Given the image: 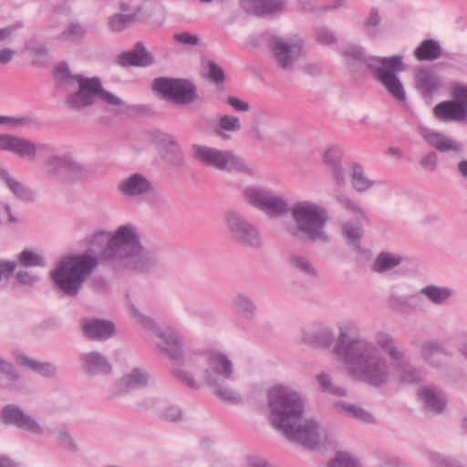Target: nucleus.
Masks as SVG:
<instances>
[{"mask_svg": "<svg viewBox=\"0 0 467 467\" xmlns=\"http://www.w3.org/2000/svg\"><path fill=\"white\" fill-rule=\"evenodd\" d=\"M272 425L290 441L309 450H322L330 442L327 431L313 420L304 419V401L288 386L275 385L267 393Z\"/></svg>", "mask_w": 467, "mask_h": 467, "instance_id": "nucleus-1", "label": "nucleus"}, {"mask_svg": "<svg viewBox=\"0 0 467 467\" xmlns=\"http://www.w3.org/2000/svg\"><path fill=\"white\" fill-rule=\"evenodd\" d=\"M97 247H103L99 258L112 262L137 272H148L157 265L154 253L144 250L134 227L121 225L109 237L106 232L96 233L90 240V251L99 253Z\"/></svg>", "mask_w": 467, "mask_h": 467, "instance_id": "nucleus-2", "label": "nucleus"}, {"mask_svg": "<svg viewBox=\"0 0 467 467\" xmlns=\"http://www.w3.org/2000/svg\"><path fill=\"white\" fill-rule=\"evenodd\" d=\"M335 352L358 379L379 387L389 379V366L376 346L363 338L350 339L341 330L335 346Z\"/></svg>", "mask_w": 467, "mask_h": 467, "instance_id": "nucleus-3", "label": "nucleus"}, {"mask_svg": "<svg viewBox=\"0 0 467 467\" xmlns=\"http://www.w3.org/2000/svg\"><path fill=\"white\" fill-rule=\"evenodd\" d=\"M348 67L352 71L365 66L374 78L397 101L404 103L406 93L398 73L403 70L401 56L386 57H367L364 50L358 46H349L343 51Z\"/></svg>", "mask_w": 467, "mask_h": 467, "instance_id": "nucleus-4", "label": "nucleus"}, {"mask_svg": "<svg viewBox=\"0 0 467 467\" xmlns=\"http://www.w3.org/2000/svg\"><path fill=\"white\" fill-rule=\"evenodd\" d=\"M98 265V258L89 254L66 257L50 272L55 287L64 296L75 297Z\"/></svg>", "mask_w": 467, "mask_h": 467, "instance_id": "nucleus-5", "label": "nucleus"}, {"mask_svg": "<svg viewBox=\"0 0 467 467\" xmlns=\"http://www.w3.org/2000/svg\"><path fill=\"white\" fill-rule=\"evenodd\" d=\"M291 215L296 226L288 228L294 237H301L309 242L328 243L326 225L329 219L327 211L316 202H298L291 208Z\"/></svg>", "mask_w": 467, "mask_h": 467, "instance_id": "nucleus-6", "label": "nucleus"}, {"mask_svg": "<svg viewBox=\"0 0 467 467\" xmlns=\"http://www.w3.org/2000/svg\"><path fill=\"white\" fill-rule=\"evenodd\" d=\"M78 80L79 88L67 98L66 103L69 108L81 109L89 107L97 98L112 106L123 104L119 98L103 88L99 78H81Z\"/></svg>", "mask_w": 467, "mask_h": 467, "instance_id": "nucleus-7", "label": "nucleus"}, {"mask_svg": "<svg viewBox=\"0 0 467 467\" xmlns=\"http://www.w3.org/2000/svg\"><path fill=\"white\" fill-rule=\"evenodd\" d=\"M165 19L163 5L156 0H145L130 14H114L109 19V29L113 32L123 31L130 24L152 21L161 26Z\"/></svg>", "mask_w": 467, "mask_h": 467, "instance_id": "nucleus-8", "label": "nucleus"}, {"mask_svg": "<svg viewBox=\"0 0 467 467\" xmlns=\"http://www.w3.org/2000/svg\"><path fill=\"white\" fill-rule=\"evenodd\" d=\"M153 86L175 104L189 105L198 99L196 86L188 79L159 78L154 80Z\"/></svg>", "mask_w": 467, "mask_h": 467, "instance_id": "nucleus-9", "label": "nucleus"}, {"mask_svg": "<svg viewBox=\"0 0 467 467\" xmlns=\"http://www.w3.org/2000/svg\"><path fill=\"white\" fill-rule=\"evenodd\" d=\"M200 358H204L208 367L204 370L205 379L208 385L216 384L220 378L223 379H234V366L228 357L218 350H208ZM198 358L189 357L186 363L193 367Z\"/></svg>", "mask_w": 467, "mask_h": 467, "instance_id": "nucleus-10", "label": "nucleus"}, {"mask_svg": "<svg viewBox=\"0 0 467 467\" xmlns=\"http://www.w3.org/2000/svg\"><path fill=\"white\" fill-rule=\"evenodd\" d=\"M244 196L250 204L270 216H281L289 211L288 203L283 197L261 188L246 187Z\"/></svg>", "mask_w": 467, "mask_h": 467, "instance_id": "nucleus-11", "label": "nucleus"}, {"mask_svg": "<svg viewBox=\"0 0 467 467\" xmlns=\"http://www.w3.org/2000/svg\"><path fill=\"white\" fill-rule=\"evenodd\" d=\"M0 150L10 151L20 158L33 161L37 151L40 154H50L54 152L55 149L48 143L36 144L26 138L9 134H0Z\"/></svg>", "mask_w": 467, "mask_h": 467, "instance_id": "nucleus-12", "label": "nucleus"}, {"mask_svg": "<svg viewBox=\"0 0 467 467\" xmlns=\"http://www.w3.org/2000/svg\"><path fill=\"white\" fill-rule=\"evenodd\" d=\"M269 47L275 62L283 69H290L303 52L304 43L299 38L285 41L277 36H272L268 40Z\"/></svg>", "mask_w": 467, "mask_h": 467, "instance_id": "nucleus-13", "label": "nucleus"}, {"mask_svg": "<svg viewBox=\"0 0 467 467\" xmlns=\"http://www.w3.org/2000/svg\"><path fill=\"white\" fill-rule=\"evenodd\" d=\"M228 228L236 242L244 246L258 248L262 239L256 227L246 221L241 214L229 212L225 215Z\"/></svg>", "mask_w": 467, "mask_h": 467, "instance_id": "nucleus-14", "label": "nucleus"}, {"mask_svg": "<svg viewBox=\"0 0 467 467\" xmlns=\"http://www.w3.org/2000/svg\"><path fill=\"white\" fill-rule=\"evenodd\" d=\"M0 418L3 423L14 425L24 431L42 434L43 428L29 415H26L19 407L9 404L5 406L0 412Z\"/></svg>", "mask_w": 467, "mask_h": 467, "instance_id": "nucleus-15", "label": "nucleus"}, {"mask_svg": "<svg viewBox=\"0 0 467 467\" xmlns=\"http://www.w3.org/2000/svg\"><path fill=\"white\" fill-rule=\"evenodd\" d=\"M227 153L228 150H220L215 148L193 144L192 156L202 164L213 167L219 171L227 169Z\"/></svg>", "mask_w": 467, "mask_h": 467, "instance_id": "nucleus-16", "label": "nucleus"}, {"mask_svg": "<svg viewBox=\"0 0 467 467\" xmlns=\"http://www.w3.org/2000/svg\"><path fill=\"white\" fill-rule=\"evenodd\" d=\"M83 335L89 340L103 341L115 333L113 322L99 318H84L81 320Z\"/></svg>", "mask_w": 467, "mask_h": 467, "instance_id": "nucleus-17", "label": "nucleus"}, {"mask_svg": "<svg viewBox=\"0 0 467 467\" xmlns=\"http://www.w3.org/2000/svg\"><path fill=\"white\" fill-rule=\"evenodd\" d=\"M240 5L247 14L265 16L283 13L286 0H240Z\"/></svg>", "mask_w": 467, "mask_h": 467, "instance_id": "nucleus-18", "label": "nucleus"}, {"mask_svg": "<svg viewBox=\"0 0 467 467\" xmlns=\"http://www.w3.org/2000/svg\"><path fill=\"white\" fill-rule=\"evenodd\" d=\"M415 88L424 99H431L441 88V80L431 68L420 67L415 74Z\"/></svg>", "mask_w": 467, "mask_h": 467, "instance_id": "nucleus-19", "label": "nucleus"}, {"mask_svg": "<svg viewBox=\"0 0 467 467\" xmlns=\"http://www.w3.org/2000/svg\"><path fill=\"white\" fill-rule=\"evenodd\" d=\"M153 61L152 55L147 51L141 42L136 43L132 49L123 52L118 57V63L122 67H147Z\"/></svg>", "mask_w": 467, "mask_h": 467, "instance_id": "nucleus-20", "label": "nucleus"}, {"mask_svg": "<svg viewBox=\"0 0 467 467\" xmlns=\"http://www.w3.org/2000/svg\"><path fill=\"white\" fill-rule=\"evenodd\" d=\"M159 337L161 339L159 344L160 349L175 362H182L183 358L182 342L178 333L171 328H167L159 335Z\"/></svg>", "mask_w": 467, "mask_h": 467, "instance_id": "nucleus-21", "label": "nucleus"}, {"mask_svg": "<svg viewBox=\"0 0 467 467\" xmlns=\"http://www.w3.org/2000/svg\"><path fill=\"white\" fill-rule=\"evenodd\" d=\"M394 377L400 384L414 385L422 380L421 372L413 366L405 355L400 359L393 362Z\"/></svg>", "mask_w": 467, "mask_h": 467, "instance_id": "nucleus-22", "label": "nucleus"}, {"mask_svg": "<svg viewBox=\"0 0 467 467\" xmlns=\"http://www.w3.org/2000/svg\"><path fill=\"white\" fill-rule=\"evenodd\" d=\"M79 360L83 370L91 376L109 374L111 370L108 359L97 351L82 354Z\"/></svg>", "mask_w": 467, "mask_h": 467, "instance_id": "nucleus-23", "label": "nucleus"}, {"mask_svg": "<svg viewBox=\"0 0 467 467\" xmlns=\"http://www.w3.org/2000/svg\"><path fill=\"white\" fill-rule=\"evenodd\" d=\"M435 117L441 121H463L466 117V109L455 100H447L438 103L434 109Z\"/></svg>", "mask_w": 467, "mask_h": 467, "instance_id": "nucleus-24", "label": "nucleus"}, {"mask_svg": "<svg viewBox=\"0 0 467 467\" xmlns=\"http://www.w3.org/2000/svg\"><path fill=\"white\" fill-rule=\"evenodd\" d=\"M119 190L127 196H139L151 190L150 182L140 173H134L119 184Z\"/></svg>", "mask_w": 467, "mask_h": 467, "instance_id": "nucleus-25", "label": "nucleus"}, {"mask_svg": "<svg viewBox=\"0 0 467 467\" xmlns=\"http://www.w3.org/2000/svg\"><path fill=\"white\" fill-rule=\"evenodd\" d=\"M334 340L333 333L327 327L317 326L305 330L302 341L315 348H328Z\"/></svg>", "mask_w": 467, "mask_h": 467, "instance_id": "nucleus-26", "label": "nucleus"}, {"mask_svg": "<svg viewBox=\"0 0 467 467\" xmlns=\"http://www.w3.org/2000/svg\"><path fill=\"white\" fill-rule=\"evenodd\" d=\"M19 381L20 375L15 366L0 357V389L11 392L19 391L22 389Z\"/></svg>", "mask_w": 467, "mask_h": 467, "instance_id": "nucleus-27", "label": "nucleus"}, {"mask_svg": "<svg viewBox=\"0 0 467 467\" xmlns=\"http://www.w3.org/2000/svg\"><path fill=\"white\" fill-rule=\"evenodd\" d=\"M418 395L428 410L434 413L443 411L446 406V399L441 391H436L431 387L423 386L420 388Z\"/></svg>", "mask_w": 467, "mask_h": 467, "instance_id": "nucleus-28", "label": "nucleus"}, {"mask_svg": "<svg viewBox=\"0 0 467 467\" xmlns=\"http://www.w3.org/2000/svg\"><path fill=\"white\" fill-rule=\"evenodd\" d=\"M421 358L433 367H440L449 355L440 342L426 341L421 345Z\"/></svg>", "mask_w": 467, "mask_h": 467, "instance_id": "nucleus-29", "label": "nucleus"}, {"mask_svg": "<svg viewBox=\"0 0 467 467\" xmlns=\"http://www.w3.org/2000/svg\"><path fill=\"white\" fill-rule=\"evenodd\" d=\"M16 362L42 376H52L55 374V368L48 362H40L23 353L14 352Z\"/></svg>", "mask_w": 467, "mask_h": 467, "instance_id": "nucleus-30", "label": "nucleus"}, {"mask_svg": "<svg viewBox=\"0 0 467 467\" xmlns=\"http://www.w3.org/2000/svg\"><path fill=\"white\" fill-rule=\"evenodd\" d=\"M324 161L329 168L335 182L338 185H344L346 180L341 165V151L337 149H328L324 154Z\"/></svg>", "mask_w": 467, "mask_h": 467, "instance_id": "nucleus-31", "label": "nucleus"}, {"mask_svg": "<svg viewBox=\"0 0 467 467\" xmlns=\"http://www.w3.org/2000/svg\"><path fill=\"white\" fill-rule=\"evenodd\" d=\"M440 44L433 39L423 40L414 50V56L419 61H434L441 57Z\"/></svg>", "mask_w": 467, "mask_h": 467, "instance_id": "nucleus-32", "label": "nucleus"}, {"mask_svg": "<svg viewBox=\"0 0 467 467\" xmlns=\"http://www.w3.org/2000/svg\"><path fill=\"white\" fill-rule=\"evenodd\" d=\"M375 341H376L378 347L385 354L389 356V358H391V360L393 362L396 361L397 359L402 358V357L404 356L403 351H401L398 348V346L396 344V340L389 334L380 331V332L377 333V335L375 337Z\"/></svg>", "mask_w": 467, "mask_h": 467, "instance_id": "nucleus-33", "label": "nucleus"}, {"mask_svg": "<svg viewBox=\"0 0 467 467\" xmlns=\"http://www.w3.org/2000/svg\"><path fill=\"white\" fill-rule=\"evenodd\" d=\"M428 143L440 151H461L462 145L451 138L438 132H430L425 135Z\"/></svg>", "mask_w": 467, "mask_h": 467, "instance_id": "nucleus-34", "label": "nucleus"}, {"mask_svg": "<svg viewBox=\"0 0 467 467\" xmlns=\"http://www.w3.org/2000/svg\"><path fill=\"white\" fill-rule=\"evenodd\" d=\"M148 382L147 374L141 372L139 368H134L132 371L122 377L119 382L118 387L120 391L127 392L146 386Z\"/></svg>", "mask_w": 467, "mask_h": 467, "instance_id": "nucleus-35", "label": "nucleus"}, {"mask_svg": "<svg viewBox=\"0 0 467 467\" xmlns=\"http://www.w3.org/2000/svg\"><path fill=\"white\" fill-rule=\"evenodd\" d=\"M0 177L6 184L9 190L20 200L24 202L33 201L32 192L26 187L22 182L14 179L7 171H2Z\"/></svg>", "mask_w": 467, "mask_h": 467, "instance_id": "nucleus-36", "label": "nucleus"}, {"mask_svg": "<svg viewBox=\"0 0 467 467\" xmlns=\"http://www.w3.org/2000/svg\"><path fill=\"white\" fill-rule=\"evenodd\" d=\"M351 182L354 189L358 192H365L375 185V182L369 180L365 175L363 167L358 163L353 164Z\"/></svg>", "mask_w": 467, "mask_h": 467, "instance_id": "nucleus-37", "label": "nucleus"}, {"mask_svg": "<svg viewBox=\"0 0 467 467\" xmlns=\"http://www.w3.org/2000/svg\"><path fill=\"white\" fill-rule=\"evenodd\" d=\"M335 408L337 411L364 422H371L373 420L372 416L368 411L344 401H337L335 403Z\"/></svg>", "mask_w": 467, "mask_h": 467, "instance_id": "nucleus-38", "label": "nucleus"}, {"mask_svg": "<svg viewBox=\"0 0 467 467\" xmlns=\"http://www.w3.org/2000/svg\"><path fill=\"white\" fill-rule=\"evenodd\" d=\"M241 128L242 125L238 117L234 115H223L218 120L215 132L218 136L225 139L228 138L225 131H239Z\"/></svg>", "mask_w": 467, "mask_h": 467, "instance_id": "nucleus-39", "label": "nucleus"}, {"mask_svg": "<svg viewBox=\"0 0 467 467\" xmlns=\"http://www.w3.org/2000/svg\"><path fill=\"white\" fill-rule=\"evenodd\" d=\"M342 233L349 245L358 247L363 236V228L359 223L346 222L342 225Z\"/></svg>", "mask_w": 467, "mask_h": 467, "instance_id": "nucleus-40", "label": "nucleus"}, {"mask_svg": "<svg viewBox=\"0 0 467 467\" xmlns=\"http://www.w3.org/2000/svg\"><path fill=\"white\" fill-rule=\"evenodd\" d=\"M421 293L435 304H441L451 296V291L449 288L435 285H429L422 288Z\"/></svg>", "mask_w": 467, "mask_h": 467, "instance_id": "nucleus-41", "label": "nucleus"}, {"mask_svg": "<svg viewBox=\"0 0 467 467\" xmlns=\"http://www.w3.org/2000/svg\"><path fill=\"white\" fill-rule=\"evenodd\" d=\"M401 258L389 253L382 252L379 254L374 268L377 272H384L390 270L400 265Z\"/></svg>", "mask_w": 467, "mask_h": 467, "instance_id": "nucleus-42", "label": "nucleus"}, {"mask_svg": "<svg viewBox=\"0 0 467 467\" xmlns=\"http://www.w3.org/2000/svg\"><path fill=\"white\" fill-rule=\"evenodd\" d=\"M53 74L59 85L68 84L72 81H77L79 84L78 79L84 78L82 75H72L66 62H60L55 67Z\"/></svg>", "mask_w": 467, "mask_h": 467, "instance_id": "nucleus-43", "label": "nucleus"}, {"mask_svg": "<svg viewBox=\"0 0 467 467\" xmlns=\"http://www.w3.org/2000/svg\"><path fill=\"white\" fill-rule=\"evenodd\" d=\"M289 264L298 271L311 277H317V272L311 263L304 256L293 254L288 257Z\"/></svg>", "mask_w": 467, "mask_h": 467, "instance_id": "nucleus-44", "label": "nucleus"}, {"mask_svg": "<svg viewBox=\"0 0 467 467\" xmlns=\"http://www.w3.org/2000/svg\"><path fill=\"white\" fill-rule=\"evenodd\" d=\"M317 379L321 391L337 397L346 395V389L342 387L334 386L330 377L327 374L320 373L317 376Z\"/></svg>", "mask_w": 467, "mask_h": 467, "instance_id": "nucleus-45", "label": "nucleus"}, {"mask_svg": "<svg viewBox=\"0 0 467 467\" xmlns=\"http://www.w3.org/2000/svg\"><path fill=\"white\" fill-rule=\"evenodd\" d=\"M86 34L84 27L78 24L72 22L67 28L58 35V39L62 41L76 42L80 40Z\"/></svg>", "mask_w": 467, "mask_h": 467, "instance_id": "nucleus-46", "label": "nucleus"}, {"mask_svg": "<svg viewBox=\"0 0 467 467\" xmlns=\"http://www.w3.org/2000/svg\"><path fill=\"white\" fill-rule=\"evenodd\" d=\"M234 306L237 313L244 317H252L255 312V306L252 300L244 295H238L234 300Z\"/></svg>", "mask_w": 467, "mask_h": 467, "instance_id": "nucleus-47", "label": "nucleus"}, {"mask_svg": "<svg viewBox=\"0 0 467 467\" xmlns=\"http://www.w3.org/2000/svg\"><path fill=\"white\" fill-rule=\"evenodd\" d=\"M214 389L216 396L223 401L228 403H238L241 401L239 395L232 389L223 386L219 383V379L216 380V384L210 385Z\"/></svg>", "mask_w": 467, "mask_h": 467, "instance_id": "nucleus-48", "label": "nucleus"}, {"mask_svg": "<svg viewBox=\"0 0 467 467\" xmlns=\"http://www.w3.org/2000/svg\"><path fill=\"white\" fill-rule=\"evenodd\" d=\"M18 261L21 265L26 267L44 266L46 264L44 258L41 255L30 250L22 251L18 255Z\"/></svg>", "mask_w": 467, "mask_h": 467, "instance_id": "nucleus-49", "label": "nucleus"}, {"mask_svg": "<svg viewBox=\"0 0 467 467\" xmlns=\"http://www.w3.org/2000/svg\"><path fill=\"white\" fill-rule=\"evenodd\" d=\"M207 68L208 79L215 85H223L225 81V74L223 68L213 60L207 62Z\"/></svg>", "mask_w": 467, "mask_h": 467, "instance_id": "nucleus-50", "label": "nucleus"}, {"mask_svg": "<svg viewBox=\"0 0 467 467\" xmlns=\"http://www.w3.org/2000/svg\"><path fill=\"white\" fill-rule=\"evenodd\" d=\"M329 467H360L358 461L348 452L339 451Z\"/></svg>", "mask_w": 467, "mask_h": 467, "instance_id": "nucleus-51", "label": "nucleus"}, {"mask_svg": "<svg viewBox=\"0 0 467 467\" xmlns=\"http://www.w3.org/2000/svg\"><path fill=\"white\" fill-rule=\"evenodd\" d=\"M429 459L432 462L433 467H462L456 460L443 457L438 452H429Z\"/></svg>", "mask_w": 467, "mask_h": 467, "instance_id": "nucleus-52", "label": "nucleus"}, {"mask_svg": "<svg viewBox=\"0 0 467 467\" xmlns=\"http://www.w3.org/2000/svg\"><path fill=\"white\" fill-rule=\"evenodd\" d=\"M381 23V17L376 8L369 11L368 16L366 18L364 25L367 27V32L369 36H377L378 31L375 27L379 26Z\"/></svg>", "mask_w": 467, "mask_h": 467, "instance_id": "nucleus-53", "label": "nucleus"}, {"mask_svg": "<svg viewBox=\"0 0 467 467\" xmlns=\"http://www.w3.org/2000/svg\"><path fill=\"white\" fill-rule=\"evenodd\" d=\"M227 159L228 161L226 170L237 171L244 173L250 172V169L245 165L244 161L240 157L235 156L232 151L228 150Z\"/></svg>", "mask_w": 467, "mask_h": 467, "instance_id": "nucleus-54", "label": "nucleus"}, {"mask_svg": "<svg viewBox=\"0 0 467 467\" xmlns=\"http://www.w3.org/2000/svg\"><path fill=\"white\" fill-rule=\"evenodd\" d=\"M337 199L347 209L352 211L354 213L359 214L365 221H369V218L367 215V213L358 206V203L353 202L351 199L343 194H337Z\"/></svg>", "mask_w": 467, "mask_h": 467, "instance_id": "nucleus-55", "label": "nucleus"}, {"mask_svg": "<svg viewBox=\"0 0 467 467\" xmlns=\"http://www.w3.org/2000/svg\"><path fill=\"white\" fill-rule=\"evenodd\" d=\"M67 160V156H50L46 162V165L49 168L48 171L56 174L58 171H64Z\"/></svg>", "mask_w": 467, "mask_h": 467, "instance_id": "nucleus-56", "label": "nucleus"}, {"mask_svg": "<svg viewBox=\"0 0 467 467\" xmlns=\"http://www.w3.org/2000/svg\"><path fill=\"white\" fill-rule=\"evenodd\" d=\"M315 36L321 45H331L337 42V36L334 32L327 27H318L316 29Z\"/></svg>", "mask_w": 467, "mask_h": 467, "instance_id": "nucleus-57", "label": "nucleus"}, {"mask_svg": "<svg viewBox=\"0 0 467 467\" xmlns=\"http://www.w3.org/2000/svg\"><path fill=\"white\" fill-rule=\"evenodd\" d=\"M172 375L180 380L182 383L186 385L187 387L191 389H198L199 385L193 379L192 375H190L188 372L184 371L182 368H175L172 370Z\"/></svg>", "mask_w": 467, "mask_h": 467, "instance_id": "nucleus-58", "label": "nucleus"}, {"mask_svg": "<svg viewBox=\"0 0 467 467\" xmlns=\"http://www.w3.org/2000/svg\"><path fill=\"white\" fill-rule=\"evenodd\" d=\"M64 171L75 178H80L86 174L85 168L67 156Z\"/></svg>", "mask_w": 467, "mask_h": 467, "instance_id": "nucleus-59", "label": "nucleus"}, {"mask_svg": "<svg viewBox=\"0 0 467 467\" xmlns=\"http://www.w3.org/2000/svg\"><path fill=\"white\" fill-rule=\"evenodd\" d=\"M57 440L63 448L73 451L77 450V444L65 428L58 431Z\"/></svg>", "mask_w": 467, "mask_h": 467, "instance_id": "nucleus-60", "label": "nucleus"}, {"mask_svg": "<svg viewBox=\"0 0 467 467\" xmlns=\"http://www.w3.org/2000/svg\"><path fill=\"white\" fill-rule=\"evenodd\" d=\"M451 95L457 103L466 109L467 114V86H455L452 88Z\"/></svg>", "mask_w": 467, "mask_h": 467, "instance_id": "nucleus-61", "label": "nucleus"}, {"mask_svg": "<svg viewBox=\"0 0 467 467\" xmlns=\"http://www.w3.org/2000/svg\"><path fill=\"white\" fill-rule=\"evenodd\" d=\"M161 418L167 422H178L182 419V411L179 408L171 406L161 413Z\"/></svg>", "mask_w": 467, "mask_h": 467, "instance_id": "nucleus-62", "label": "nucleus"}, {"mask_svg": "<svg viewBox=\"0 0 467 467\" xmlns=\"http://www.w3.org/2000/svg\"><path fill=\"white\" fill-rule=\"evenodd\" d=\"M15 261L0 260V281L3 278H9L14 275L16 268Z\"/></svg>", "mask_w": 467, "mask_h": 467, "instance_id": "nucleus-63", "label": "nucleus"}, {"mask_svg": "<svg viewBox=\"0 0 467 467\" xmlns=\"http://www.w3.org/2000/svg\"><path fill=\"white\" fill-rule=\"evenodd\" d=\"M226 100L236 111L246 112L250 109V104L237 97L229 96Z\"/></svg>", "mask_w": 467, "mask_h": 467, "instance_id": "nucleus-64", "label": "nucleus"}]
</instances>
